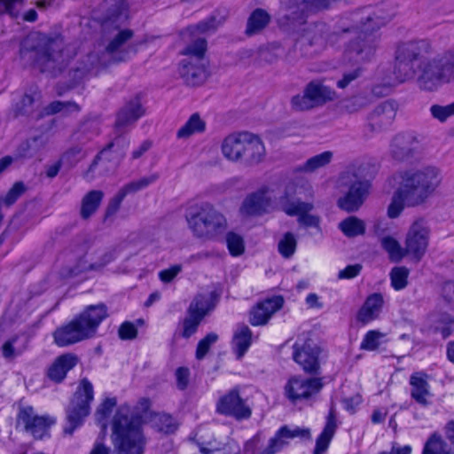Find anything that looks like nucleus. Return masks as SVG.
Instances as JSON below:
<instances>
[{
  "mask_svg": "<svg viewBox=\"0 0 454 454\" xmlns=\"http://www.w3.org/2000/svg\"><path fill=\"white\" fill-rule=\"evenodd\" d=\"M63 50L64 42L61 38L34 33L22 42L20 57L26 61H30L42 72L55 73L66 63Z\"/></svg>",
  "mask_w": 454,
  "mask_h": 454,
  "instance_id": "7ed1b4c3",
  "label": "nucleus"
},
{
  "mask_svg": "<svg viewBox=\"0 0 454 454\" xmlns=\"http://www.w3.org/2000/svg\"><path fill=\"white\" fill-rule=\"evenodd\" d=\"M281 209L290 216H298V223L305 227L319 226L320 218L317 215H311L309 212L313 209L312 203L301 200L290 201L286 197L281 199Z\"/></svg>",
  "mask_w": 454,
  "mask_h": 454,
  "instance_id": "2eb2a0df",
  "label": "nucleus"
},
{
  "mask_svg": "<svg viewBox=\"0 0 454 454\" xmlns=\"http://www.w3.org/2000/svg\"><path fill=\"white\" fill-rule=\"evenodd\" d=\"M217 411L239 420L247 419L252 414L250 406L240 397L237 390H231L219 399Z\"/></svg>",
  "mask_w": 454,
  "mask_h": 454,
  "instance_id": "ddd939ff",
  "label": "nucleus"
},
{
  "mask_svg": "<svg viewBox=\"0 0 454 454\" xmlns=\"http://www.w3.org/2000/svg\"><path fill=\"white\" fill-rule=\"evenodd\" d=\"M380 243L392 262H400L403 257L408 256L405 246L402 247L399 241L394 237L386 236L381 239Z\"/></svg>",
  "mask_w": 454,
  "mask_h": 454,
  "instance_id": "e433bc0d",
  "label": "nucleus"
},
{
  "mask_svg": "<svg viewBox=\"0 0 454 454\" xmlns=\"http://www.w3.org/2000/svg\"><path fill=\"white\" fill-rule=\"evenodd\" d=\"M364 165L358 162L348 165L339 175L336 188L344 192L337 200L338 207L348 213L357 211L370 192V184L363 177Z\"/></svg>",
  "mask_w": 454,
  "mask_h": 454,
  "instance_id": "0eeeda50",
  "label": "nucleus"
},
{
  "mask_svg": "<svg viewBox=\"0 0 454 454\" xmlns=\"http://www.w3.org/2000/svg\"><path fill=\"white\" fill-rule=\"evenodd\" d=\"M182 270L180 264L172 265L171 267L162 270L159 272L160 279L164 283L171 282Z\"/></svg>",
  "mask_w": 454,
  "mask_h": 454,
  "instance_id": "052dcab7",
  "label": "nucleus"
},
{
  "mask_svg": "<svg viewBox=\"0 0 454 454\" xmlns=\"http://www.w3.org/2000/svg\"><path fill=\"white\" fill-rule=\"evenodd\" d=\"M71 250L79 259L77 267L73 270L74 274L87 270H99L116 257L114 247H105L100 243L90 244L84 239L74 243Z\"/></svg>",
  "mask_w": 454,
  "mask_h": 454,
  "instance_id": "6e6552de",
  "label": "nucleus"
},
{
  "mask_svg": "<svg viewBox=\"0 0 454 454\" xmlns=\"http://www.w3.org/2000/svg\"><path fill=\"white\" fill-rule=\"evenodd\" d=\"M385 334L377 330H371L366 333L361 344L360 348L368 351L376 350L380 345V340Z\"/></svg>",
  "mask_w": 454,
  "mask_h": 454,
  "instance_id": "8fccbe9b",
  "label": "nucleus"
},
{
  "mask_svg": "<svg viewBox=\"0 0 454 454\" xmlns=\"http://www.w3.org/2000/svg\"><path fill=\"white\" fill-rule=\"evenodd\" d=\"M283 302L280 296L266 299L252 309L250 323L253 325H265L270 317L282 308Z\"/></svg>",
  "mask_w": 454,
  "mask_h": 454,
  "instance_id": "aec40b11",
  "label": "nucleus"
},
{
  "mask_svg": "<svg viewBox=\"0 0 454 454\" xmlns=\"http://www.w3.org/2000/svg\"><path fill=\"white\" fill-rule=\"evenodd\" d=\"M270 14L262 9H255L247 19L246 35L251 36L262 32L270 23Z\"/></svg>",
  "mask_w": 454,
  "mask_h": 454,
  "instance_id": "2f4dec72",
  "label": "nucleus"
},
{
  "mask_svg": "<svg viewBox=\"0 0 454 454\" xmlns=\"http://www.w3.org/2000/svg\"><path fill=\"white\" fill-rule=\"evenodd\" d=\"M191 304H197L198 312H203V317L214 308L209 297L199 294Z\"/></svg>",
  "mask_w": 454,
  "mask_h": 454,
  "instance_id": "bf43d9fd",
  "label": "nucleus"
},
{
  "mask_svg": "<svg viewBox=\"0 0 454 454\" xmlns=\"http://www.w3.org/2000/svg\"><path fill=\"white\" fill-rule=\"evenodd\" d=\"M333 153L330 151L323 152L308 159L304 163L297 168V171L302 173H313L332 161Z\"/></svg>",
  "mask_w": 454,
  "mask_h": 454,
  "instance_id": "c9c22d12",
  "label": "nucleus"
},
{
  "mask_svg": "<svg viewBox=\"0 0 454 454\" xmlns=\"http://www.w3.org/2000/svg\"><path fill=\"white\" fill-rule=\"evenodd\" d=\"M362 270L361 264H353L348 265L345 269L339 271L338 277L339 278H353L356 277Z\"/></svg>",
  "mask_w": 454,
  "mask_h": 454,
  "instance_id": "69168bd1",
  "label": "nucleus"
},
{
  "mask_svg": "<svg viewBox=\"0 0 454 454\" xmlns=\"http://www.w3.org/2000/svg\"><path fill=\"white\" fill-rule=\"evenodd\" d=\"M217 340L218 335L214 333H208L202 340H200L196 349V358L199 360L203 359L209 351L211 346L215 344Z\"/></svg>",
  "mask_w": 454,
  "mask_h": 454,
  "instance_id": "864d4df0",
  "label": "nucleus"
},
{
  "mask_svg": "<svg viewBox=\"0 0 454 454\" xmlns=\"http://www.w3.org/2000/svg\"><path fill=\"white\" fill-rule=\"evenodd\" d=\"M184 217L192 235L203 240L217 239L228 229L225 215L209 202L191 204Z\"/></svg>",
  "mask_w": 454,
  "mask_h": 454,
  "instance_id": "39448f33",
  "label": "nucleus"
},
{
  "mask_svg": "<svg viewBox=\"0 0 454 454\" xmlns=\"http://www.w3.org/2000/svg\"><path fill=\"white\" fill-rule=\"evenodd\" d=\"M411 395L419 404L427 406L430 403L431 396L429 385L427 380L420 373H415L411 376Z\"/></svg>",
  "mask_w": 454,
  "mask_h": 454,
  "instance_id": "c85d7f7f",
  "label": "nucleus"
},
{
  "mask_svg": "<svg viewBox=\"0 0 454 454\" xmlns=\"http://www.w3.org/2000/svg\"><path fill=\"white\" fill-rule=\"evenodd\" d=\"M409 270L404 266L395 267L390 272L391 285L395 290H402L408 285Z\"/></svg>",
  "mask_w": 454,
  "mask_h": 454,
  "instance_id": "a18cd8bd",
  "label": "nucleus"
},
{
  "mask_svg": "<svg viewBox=\"0 0 454 454\" xmlns=\"http://www.w3.org/2000/svg\"><path fill=\"white\" fill-rule=\"evenodd\" d=\"M77 364V357L73 354H65L55 359L47 371L48 377L55 381H62L67 373Z\"/></svg>",
  "mask_w": 454,
  "mask_h": 454,
  "instance_id": "393cba45",
  "label": "nucleus"
},
{
  "mask_svg": "<svg viewBox=\"0 0 454 454\" xmlns=\"http://www.w3.org/2000/svg\"><path fill=\"white\" fill-rule=\"evenodd\" d=\"M93 400V387L91 383L83 379L70 403L67 410V425L64 433L72 434L74 430L82 425V420L90 412V403Z\"/></svg>",
  "mask_w": 454,
  "mask_h": 454,
  "instance_id": "1a4fd4ad",
  "label": "nucleus"
},
{
  "mask_svg": "<svg viewBox=\"0 0 454 454\" xmlns=\"http://www.w3.org/2000/svg\"><path fill=\"white\" fill-rule=\"evenodd\" d=\"M304 88L317 108L336 98L334 90L320 81H311Z\"/></svg>",
  "mask_w": 454,
  "mask_h": 454,
  "instance_id": "a878e982",
  "label": "nucleus"
},
{
  "mask_svg": "<svg viewBox=\"0 0 454 454\" xmlns=\"http://www.w3.org/2000/svg\"><path fill=\"white\" fill-rule=\"evenodd\" d=\"M27 348V340L26 338L15 334L9 338L2 345V355L9 361L14 360L20 356Z\"/></svg>",
  "mask_w": 454,
  "mask_h": 454,
  "instance_id": "c756f323",
  "label": "nucleus"
},
{
  "mask_svg": "<svg viewBox=\"0 0 454 454\" xmlns=\"http://www.w3.org/2000/svg\"><path fill=\"white\" fill-rule=\"evenodd\" d=\"M375 49L374 40L371 37L359 36L356 41L351 42L347 50L349 58L355 57L356 62L369 59Z\"/></svg>",
  "mask_w": 454,
  "mask_h": 454,
  "instance_id": "bb28decb",
  "label": "nucleus"
},
{
  "mask_svg": "<svg viewBox=\"0 0 454 454\" xmlns=\"http://www.w3.org/2000/svg\"><path fill=\"white\" fill-rule=\"evenodd\" d=\"M104 192L99 190H92L86 193L81 204V216L83 219L90 218L99 207Z\"/></svg>",
  "mask_w": 454,
  "mask_h": 454,
  "instance_id": "473e14b6",
  "label": "nucleus"
},
{
  "mask_svg": "<svg viewBox=\"0 0 454 454\" xmlns=\"http://www.w3.org/2000/svg\"><path fill=\"white\" fill-rule=\"evenodd\" d=\"M26 0H0L4 11L12 17H18Z\"/></svg>",
  "mask_w": 454,
  "mask_h": 454,
  "instance_id": "6e6d98bb",
  "label": "nucleus"
},
{
  "mask_svg": "<svg viewBox=\"0 0 454 454\" xmlns=\"http://www.w3.org/2000/svg\"><path fill=\"white\" fill-rule=\"evenodd\" d=\"M422 454H450V450L439 434H434L427 442Z\"/></svg>",
  "mask_w": 454,
  "mask_h": 454,
  "instance_id": "79ce46f5",
  "label": "nucleus"
},
{
  "mask_svg": "<svg viewBox=\"0 0 454 454\" xmlns=\"http://www.w3.org/2000/svg\"><path fill=\"white\" fill-rule=\"evenodd\" d=\"M133 31L130 29H123L118 31V33L113 37L106 46V51L109 53H114L119 51L121 48L132 38Z\"/></svg>",
  "mask_w": 454,
  "mask_h": 454,
  "instance_id": "de8ad7c7",
  "label": "nucleus"
},
{
  "mask_svg": "<svg viewBox=\"0 0 454 454\" xmlns=\"http://www.w3.org/2000/svg\"><path fill=\"white\" fill-rule=\"evenodd\" d=\"M226 244L231 254L233 256H239L245 251L243 238L235 232L227 233Z\"/></svg>",
  "mask_w": 454,
  "mask_h": 454,
  "instance_id": "603ef678",
  "label": "nucleus"
},
{
  "mask_svg": "<svg viewBox=\"0 0 454 454\" xmlns=\"http://www.w3.org/2000/svg\"><path fill=\"white\" fill-rule=\"evenodd\" d=\"M18 419L27 432L38 439L42 438L49 427L55 423V420L49 416H38L31 406L22 407Z\"/></svg>",
  "mask_w": 454,
  "mask_h": 454,
  "instance_id": "4468645a",
  "label": "nucleus"
},
{
  "mask_svg": "<svg viewBox=\"0 0 454 454\" xmlns=\"http://www.w3.org/2000/svg\"><path fill=\"white\" fill-rule=\"evenodd\" d=\"M383 303V296L380 294L375 293L369 295L357 312V321L366 325L377 319L380 314Z\"/></svg>",
  "mask_w": 454,
  "mask_h": 454,
  "instance_id": "5701e85b",
  "label": "nucleus"
},
{
  "mask_svg": "<svg viewBox=\"0 0 454 454\" xmlns=\"http://www.w3.org/2000/svg\"><path fill=\"white\" fill-rule=\"evenodd\" d=\"M112 442L114 454H143L145 440L140 420L131 415V408L123 404L117 410L113 420Z\"/></svg>",
  "mask_w": 454,
  "mask_h": 454,
  "instance_id": "423d86ee",
  "label": "nucleus"
},
{
  "mask_svg": "<svg viewBox=\"0 0 454 454\" xmlns=\"http://www.w3.org/2000/svg\"><path fill=\"white\" fill-rule=\"evenodd\" d=\"M297 241L291 232H286L278 242V252L285 258H290L295 252Z\"/></svg>",
  "mask_w": 454,
  "mask_h": 454,
  "instance_id": "09e8293b",
  "label": "nucleus"
},
{
  "mask_svg": "<svg viewBox=\"0 0 454 454\" xmlns=\"http://www.w3.org/2000/svg\"><path fill=\"white\" fill-rule=\"evenodd\" d=\"M207 51V42L203 37H198L189 43L182 51L186 56L185 59L204 60V55Z\"/></svg>",
  "mask_w": 454,
  "mask_h": 454,
  "instance_id": "ea45409f",
  "label": "nucleus"
},
{
  "mask_svg": "<svg viewBox=\"0 0 454 454\" xmlns=\"http://www.w3.org/2000/svg\"><path fill=\"white\" fill-rule=\"evenodd\" d=\"M252 343V332L247 325H240L234 333L232 348L237 358L240 359Z\"/></svg>",
  "mask_w": 454,
  "mask_h": 454,
  "instance_id": "7c9ffc66",
  "label": "nucleus"
},
{
  "mask_svg": "<svg viewBox=\"0 0 454 454\" xmlns=\"http://www.w3.org/2000/svg\"><path fill=\"white\" fill-rule=\"evenodd\" d=\"M432 116L441 122L454 115V102L447 106L433 105L430 107Z\"/></svg>",
  "mask_w": 454,
  "mask_h": 454,
  "instance_id": "5fc2aeb1",
  "label": "nucleus"
},
{
  "mask_svg": "<svg viewBox=\"0 0 454 454\" xmlns=\"http://www.w3.org/2000/svg\"><path fill=\"white\" fill-rule=\"evenodd\" d=\"M337 427L336 411L333 404L331 405L329 414L326 418L325 427L317 439L314 454H323L328 448Z\"/></svg>",
  "mask_w": 454,
  "mask_h": 454,
  "instance_id": "cd10ccee",
  "label": "nucleus"
},
{
  "mask_svg": "<svg viewBox=\"0 0 454 454\" xmlns=\"http://www.w3.org/2000/svg\"><path fill=\"white\" fill-rule=\"evenodd\" d=\"M179 75L189 86L201 85L207 78L205 60L183 59L179 66Z\"/></svg>",
  "mask_w": 454,
  "mask_h": 454,
  "instance_id": "f3484780",
  "label": "nucleus"
},
{
  "mask_svg": "<svg viewBox=\"0 0 454 454\" xmlns=\"http://www.w3.org/2000/svg\"><path fill=\"white\" fill-rule=\"evenodd\" d=\"M189 370L187 368L180 367L176 372V384L179 389L186 388L189 383Z\"/></svg>",
  "mask_w": 454,
  "mask_h": 454,
  "instance_id": "338daca9",
  "label": "nucleus"
},
{
  "mask_svg": "<svg viewBox=\"0 0 454 454\" xmlns=\"http://www.w3.org/2000/svg\"><path fill=\"white\" fill-rule=\"evenodd\" d=\"M431 229L424 217L414 219L405 233L404 245L408 256L419 262L427 254L430 244Z\"/></svg>",
  "mask_w": 454,
  "mask_h": 454,
  "instance_id": "9d476101",
  "label": "nucleus"
},
{
  "mask_svg": "<svg viewBox=\"0 0 454 454\" xmlns=\"http://www.w3.org/2000/svg\"><path fill=\"white\" fill-rule=\"evenodd\" d=\"M200 451L202 454H239V446L234 442H208L200 444Z\"/></svg>",
  "mask_w": 454,
  "mask_h": 454,
  "instance_id": "f704fd0d",
  "label": "nucleus"
},
{
  "mask_svg": "<svg viewBox=\"0 0 454 454\" xmlns=\"http://www.w3.org/2000/svg\"><path fill=\"white\" fill-rule=\"evenodd\" d=\"M203 318V312H198L197 304H191L189 308V315L184 320V329L182 335L184 338L191 337L196 331Z\"/></svg>",
  "mask_w": 454,
  "mask_h": 454,
  "instance_id": "4c0bfd02",
  "label": "nucleus"
},
{
  "mask_svg": "<svg viewBox=\"0 0 454 454\" xmlns=\"http://www.w3.org/2000/svg\"><path fill=\"white\" fill-rule=\"evenodd\" d=\"M333 1L334 0L303 1L300 5V9L306 15H309L328 9Z\"/></svg>",
  "mask_w": 454,
  "mask_h": 454,
  "instance_id": "3c124183",
  "label": "nucleus"
},
{
  "mask_svg": "<svg viewBox=\"0 0 454 454\" xmlns=\"http://www.w3.org/2000/svg\"><path fill=\"white\" fill-rule=\"evenodd\" d=\"M340 231L349 238L363 235L365 231V224L363 220L349 216L339 223Z\"/></svg>",
  "mask_w": 454,
  "mask_h": 454,
  "instance_id": "58836bf2",
  "label": "nucleus"
},
{
  "mask_svg": "<svg viewBox=\"0 0 454 454\" xmlns=\"http://www.w3.org/2000/svg\"><path fill=\"white\" fill-rule=\"evenodd\" d=\"M120 143L125 144L124 139H121V137L115 138L113 142L109 143L96 157L92 164L90 165L89 171H92L97 165L98 160H109L110 159V152L114 147L115 145H118Z\"/></svg>",
  "mask_w": 454,
  "mask_h": 454,
  "instance_id": "4d7b16f0",
  "label": "nucleus"
},
{
  "mask_svg": "<svg viewBox=\"0 0 454 454\" xmlns=\"http://www.w3.org/2000/svg\"><path fill=\"white\" fill-rule=\"evenodd\" d=\"M389 20V17H383L379 13H373L366 18L367 22L364 24V29L365 31L374 30L384 25L385 22Z\"/></svg>",
  "mask_w": 454,
  "mask_h": 454,
  "instance_id": "13d9d810",
  "label": "nucleus"
},
{
  "mask_svg": "<svg viewBox=\"0 0 454 454\" xmlns=\"http://www.w3.org/2000/svg\"><path fill=\"white\" fill-rule=\"evenodd\" d=\"M107 316L105 304L90 305L67 324L54 331V342L59 347H67L93 338Z\"/></svg>",
  "mask_w": 454,
  "mask_h": 454,
  "instance_id": "20e7f679",
  "label": "nucleus"
},
{
  "mask_svg": "<svg viewBox=\"0 0 454 454\" xmlns=\"http://www.w3.org/2000/svg\"><path fill=\"white\" fill-rule=\"evenodd\" d=\"M397 188L387 207L389 218H397L405 207H419L435 192L441 183L440 170L434 166L405 169L396 173Z\"/></svg>",
  "mask_w": 454,
  "mask_h": 454,
  "instance_id": "f03ea898",
  "label": "nucleus"
},
{
  "mask_svg": "<svg viewBox=\"0 0 454 454\" xmlns=\"http://www.w3.org/2000/svg\"><path fill=\"white\" fill-rule=\"evenodd\" d=\"M418 147V141L412 135H397L391 143V154L403 160L410 157Z\"/></svg>",
  "mask_w": 454,
  "mask_h": 454,
  "instance_id": "b1692460",
  "label": "nucleus"
},
{
  "mask_svg": "<svg viewBox=\"0 0 454 454\" xmlns=\"http://www.w3.org/2000/svg\"><path fill=\"white\" fill-rule=\"evenodd\" d=\"M361 74V69L356 67L351 71L344 73L342 78L337 82V86L345 89L351 82L357 79Z\"/></svg>",
  "mask_w": 454,
  "mask_h": 454,
  "instance_id": "0e129e2a",
  "label": "nucleus"
},
{
  "mask_svg": "<svg viewBox=\"0 0 454 454\" xmlns=\"http://www.w3.org/2000/svg\"><path fill=\"white\" fill-rule=\"evenodd\" d=\"M322 386L319 379H305L301 376H294L288 380L285 386V395L292 403L307 400L317 394Z\"/></svg>",
  "mask_w": 454,
  "mask_h": 454,
  "instance_id": "f8f14e48",
  "label": "nucleus"
},
{
  "mask_svg": "<svg viewBox=\"0 0 454 454\" xmlns=\"http://www.w3.org/2000/svg\"><path fill=\"white\" fill-rule=\"evenodd\" d=\"M124 200V197L118 192L114 198H112L107 205V207L106 209L105 217L108 218L119 210L121 204L122 200Z\"/></svg>",
  "mask_w": 454,
  "mask_h": 454,
  "instance_id": "e2e57ef3",
  "label": "nucleus"
},
{
  "mask_svg": "<svg viewBox=\"0 0 454 454\" xmlns=\"http://www.w3.org/2000/svg\"><path fill=\"white\" fill-rule=\"evenodd\" d=\"M443 299L454 308V283H447L442 289Z\"/></svg>",
  "mask_w": 454,
  "mask_h": 454,
  "instance_id": "774afa93",
  "label": "nucleus"
},
{
  "mask_svg": "<svg viewBox=\"0 0 454 454\" xmlns=\"http://www.w3.org/2000/svg\"><path fill=\"white\" fill-rule=\"evenodd\" d=\"M115 405V398H106L99 405L96 411V419L98 423L101 425L103 431H105L106 428V420Z\"/></svg>",
  "mask_w": 454,
  "mask_h": 454,
  "instance_id": "49530a36",
  "label": "nucleus"
},
{
  "mask_svg": "<svg viewBox=\"0 0 454 454\" xmlns=\"http://www.w3.org/2000/svg\"><path fill=\"white\" fill-rule=\"evenodd\" d=\"M395 108L390 102L377 106L370 116L369 127L372 131L380 132L391 125L395 117Z\"/></svg>",
  "mask_w": 454,
  "mask_h": 454,
  "instance_id": "412c9836",
  "label": "nucleus"
},
{
  "mask_svg": "<svg viewBox=\"0 0 454 454\" xmlns=\"http://www.w3.org/2000/svg\"><path fill=\"white\" fill-rule=\"evenodd\" d=\"M145 114V110L137 98L128 102L118 112L114 124L115 130L118 134L123 133L126 129L133 125Z\"/></svg>",
  "mask_w": 454,
  "mask_h": 454,
  "instance_id": "a211bd4d",
  "label": "nucleus"
},
{
  "mask_svg": "<svg viewBox=\"0 0 454 454\" xmlns=\"http://www.w3.org/2000/svg\"><path fill=\"white\" fill-rule=\"evenodd\" d=\"M270 190L262 186L256 192L249 194L243 201L239 211L245 216L261 215L267 211L271 204Z\"/></svg>",
  "mask_w": 454,
  "mask_h": 454,
  "instance_id": "dca6fc26",
  "label": "nucleus"
},
{
  "mask_svg": "<svg viewBox=\"0 0 454 454\" xmlns=\"http://www.w3.org/2000/svg\"><path fill=\"white\" fill-rule=\"evenodd\" d=\"M396 82L414 79L425 91H434L454 80V48L435 53L427 39L401 43L395 52L394 67Z\"/></svg>",
  "mask_w": 454,
  "mask_h": 454,
  "instance_id": "f257e3e1",
  "label": "nucleus"
},
{
  "mask_svg": "<svg viewBox=\"0 0 454 454\" xmlns=\"http://www.w3.org/2000/svg\"><path fill=\"white\" fill-rule=\"evenodd\" d=\"M265 156L266 148L261 137L248 132L239 162L254 166L261 163Z\"/></svg>",
  "mask_w": 454,
  "mask_h": 454,
  "instance_id": "6ab92c4d",
  "label": "nucleus"
},
{
  "mask_svg": "<svg viewBox=\"0 0 454 454\" xmlns=\"http://www.w3.org/2000/svg\"><path fill=\"white\" fill-rule=\"evenodd\" d=\"M293 358L309 373H316L319 369V348L309 338L302 335L294 344Z\"/></svg>",
  "mask_w": 454,
  "mask_h": 454,
  "instance_id": "9b49d317",
  "label": "nucleus"
},
{
  "mask_svg": "<svg viewBox=\"0 0 454 454\" xmlns=\"http://www.w3.org/2000/svg\"><path fill=\"white\" fill-rule=\"evenodd\" d=\"M137 329L129 322L123 323L119 328V336L122 340H131L136 338Z\"/></svg>",
  "mask_w": 454,
  "mask_h": 454,
  "instance_id": "680f3d73",
  "label": "nucleus"
},
{
  "mask_svg": "<svg viewBox=\"0 0 454 454\" xmlns=\"http://www.w3.org/2000/svg\"><path fill=\"white\" fill-rule=\"evenodd\" d=\"M157 179L158 176L156 174L145 176L125 184L118 192L125 198L128 194L135 193L142 189L146 188L148 185L154 183Z\"/></svg>",
  "mask_w": 454,
  "mask_h": 454,
  "instance_id": "a19ab883",
  "label": "nucleus"
},
{
  "mask_svg": "<svg viewBox=\"0 0 454 454\" xmlns=\"http://www.w3.org/2000/svg\"><path fill=\"white\" fill-rule=\"evenodd\" d=\"M80 109V106L75 102L53 101L45 107L44 111L46 114H55L58 113H78Z\"/></svg>",
  "mask_w": 454,
  "mask_h": 454,
  "instance_id": "c03bdc74",
  "label": "nucleus"
},
{
  "mask_svg": "<svg viewBox=\"0 0 454 454\" xmlns=\"http://www.w3.org/2000/svg\"><path fill=\"white\" fill-rule=\"evenodd\" d=\"M248 132H237L228 135L222 142L223 157L231 162H239Z\"/></svg>",
  "mask_w": 454,
  "mask_h": 454,
  "instance_id": "4be33fe9",
  "label": "nucleus"
},
{
  "mask_svg": "<svg viewBox=\"0 0 454 454\" xmlns=\"http://www.w3.org/2000/svg\"><path fill=\"white\" fill-rule=\"evenodd\" d=\"M206 129V122L199 114H192L187 121L177 130L176 137L180 139H186L190 137L203 133Z\"/></svg>",
  "mask_w": 454,
  "mask_h": 454,
  "instance_id": "72a5a7b5",
  "label": "nucleus"
},
{
  "mask_svg": "<svg viewBox=\"0 0 454 454\" xmlns=\"http://www.w3.org/2000/svg\"><path fill=\"white\" fill-rule=\"evenodd\" d=\"M290 104L292 109L296 112H306L317 108L305 88L301 93L292 97Z\"/></svg>",
  "mask_w": 454,
  "mask_h": 454,
  "instance_id": "37998d69",
  "label": "nucleus"
}]
</instances>
